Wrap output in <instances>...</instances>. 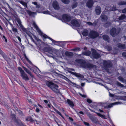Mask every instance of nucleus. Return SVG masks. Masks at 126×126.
<instances>
[{
  "instance_id": "obj_1",
  "label": "nucleus",
  "mask_w": 126,
  "mask_h": 126,
  "mask_svg": "<svg viewBox=\"0 0 126 126\" xmlns=\"http://www.w3.org/2000/svg\"><path fill=\"white\" fill-rule=\"evenodd\" d=\"M76 62L78 63V65L85 68H91L93 67V65L92 64L86 63L84 60H76Z\"/></svg>"
},
{
  "instance_id": "obj_2",
  "label": "nucleus",
  "mask_w": 126,
  "mask_h": 126,
  "mask_svg": "<svg viewBox=\"0 0 126 126\" xmlns=\"http://www.w3.org/2000/svg\"><path fill=\"white\" fill-rule=\"evenodd\" d=\"M32 24L33 26H34V28L36 29L37 31L38 32L39 34L40 35H41L44 38H48L49 40H51L52 42L54 43H55L57 42V41H55L46 35L44 34L41 31L40 29H39L38 27V26L34 22H33Z\"/></svg>"
},
{
  "instance_id": "obj_3",
  "label": "nucleus",
  "mask_w": 126,
  "mask_h": 126,
  "mask_svg": "<svg viewBox=\"0 0 126 126\" xmlns=\"http://www.w3.org/2000/svg\"><path fill=\"white\" fill-rule=\"evenodd\" d=\"M46 84L54 92L57 93L58 92V86L56 84L48 81H46Z\"/></svg>"
},
{
  "instance_id": "obj_4",
  "label": "nucleus",
  "mask_w": 126,
  "mask_h": 126,
  "mask_svg": "<svg viewBox=\"0 0 126 126\" xmlns=\"http://www.w3.org/2000/svg\"><path fill=\"white\" fill-rule=\"evenodd\" d=\"M54 17H55L63 21H69L71 19L70 17L67 15H64L62 16H60L55 15L54 16H53Z\"/></svg>"
},
{
  "instance_id": "obj_5",
  "label": "nucleus",
  "mask_w": 126,
  "mask_h": 126,
  "mask_svg": "<svg viewBox=\"0 0 126 126\" xmlns=\"http://www.w3.org/2000/svg\"><path fill=\"white\" fill-rule=\"evenodd\" d=\"M53 52L57 56L63 58V53L60 50H59L53 49Z\"/></svg>"
},
{
  "instance_id": "obj_6",
  "label": "nucleus",
  "mask_w": 126,
  "mask_h": 126,
  "mask_svg": "<svg viewBox=\"0 0 126 126\" xmlns=\"http://www.w3.org/2000/svg\"><path fill=\"white\" fill-rule=\"evenodd\" d=\"M91 50L92 52V56L94 58L97 59L100 57V55L96 52L95 50L93 49H91Z\"/></svg>"
},
{
  "instance_id": "obj_7",
  "label": "nucleus",
  "mask_w": 126,
  "mask_h": 126,
  "mask_svg": "<svg viewBox=\"0 0 126 126\" xmlns=\"http://www.w3.org/2000/svg\"><path fill=\"white\" fill-rule=\"evenodd\" d=\"M98 35V33L94 31H91L89 35V36L91 38H96Z\"/></svg>"
},
{
  "instance_id": "obj_8",
  "label": "nucleus",
  "mask_w": 126,
  "mask_h": 126,
  "mask_svg": "<svg viewBox=\"0 0 126 126\" xmlns=\"http://www.w3.org/2000/svg\"><path fill=\"white\" fill-rule=\"evenodd\" d=\"M69 72L72 75L75 76L78 78H81L82 79L84 78V77L83 76L80 74L76 72H74L69 70Z\"/></svg>"
},
{
  "instance_id": "obj_9",
  "label": "nucleus",
  "mask_w": 126,
  "mask_h": 126,
  "mask_svg": "<svg viewBox=\"0 0 126 126\" xmlns=\"http://www.w3.org/2000/svg\"><path fill=\"white\" fill-rule=\"evenodd\" d=\"M71 23L73 26L79 27V24L78 21L75 19H73L71 20Z\"/></svg>"
},
{
  "instance_id": "obj_10",
  "label": "nucleus",
  "mask_w": 126,
  "mask_h": 126,
  "mask_svg": "<svg viewBox=\"0 0 126 126\" xmlns=\"http://www.w3.org/2000/svg\"><path fill=\"white\" fill-rule=\"evenodd\" d=\"M53 8L56 10H58L59 9V6L58 4L56 1H54L52 4Z\"/></svg>"
},
{
  "instance_id": "obj_11",
  "label": "nucleus",
  "mask_w": 126,
  "mask_h": 126,
  "mask_svg": "<svg viewBox=\"0 0 126 126\" xmlns=\"http://www.w3.org/2000/svg\"><path fill=\"white\" fill-rule=\"evenodd\" d=\"M17 21L18 23L19 26L21 28V29L24 32H26V30L24 27L22 25L21 23L20 20L19 19H18L17 20Z\"/></svg>"
},
{
  "instance_id": "obj_12",
  "label": "nucleus",
  "mask_w": 126,
  "mask_h": 126,
  "mask_svg": "<svg viewBox=\"0 0 126 126\" xmlns=\"http://www.w3.org/2000/svg\"><path fill=\"white\" fill-rule=\"evenodd\" d=\"M110 33L111 35L113 37H114L116 34V29L114 28H113L110 31Z\"/></svg>"
},
{
  "instance_id": "obj_13",
  "label": "nucleus",
  "mask_w": 126,
  "mask_h": 126,
  "mask_svg": "<svg viewBox=\"0 0 126 126\" xmlns=\"http://www.w3.org/2000/svg\"><path fill=\"white\" fill-rule=\"evenodd\" d=\"M93 3L94 2L92 0H90L87 2L86 5L88 8H90L92 6Z\"/></svg>"
},
{
  "instance_id": "obj_14",
  "label": "nucleus",
  "mask_w": 126,
  "mask_h": 126,
  "mask_svg": "<svg viewBox=\"0 0 126 126\" xmlns=\"http://www.w3.org/2000/svg\"><path fill=\"white\" fill-rule=\"evenodd\" d=\"M21 76L22 78L26 80H28L29 79L27 75L24 72L21 74Z\"/></svg>"
},
{
  "instance_id": "obj_15",
  "label": "nucleus",
  "mask_w": 126,
  "mask_h": 126,
  "mask_svg": "<svg viewBox=\"0 0 126 126\" xmlns=\"http://www.w3.org/2000/svg\"><path fill=\"white\" fill-rule=\"evenodd\" d=\"M121 104V103L119 102H117L115 103H114L110 104L108 106L107 108H109L112 107L113 106L115 105H118Z\"/></svg>"
},
{
  "instance_id": "obj_16",
  "label": "nucleus",
  "mask_w": 126,
  "mask_h": 126,
  "mask_svg": "<svg viewBox=\"0 0 126 126\" xmlns=\"http://www.w3.org/2000/svg\"><path fill=\"white\" fill-rule=\"evenodd\" d=\"M26 121H30L31 122L34 121L35 123H36L37 124H39V123L38 122H37V121L36 120H33L32 119L31 117H28L26 118Z\"/></svg>"
},
{
  "instance_id": "obj_17",
  "label": "nucleus",
  "mask_w": 126,
  "mask_h": 126,
  "mask_svg": "<svg viewBox=\"0 0 126 126\" xmlns=\"http://www.w3.org/2000/svg\"><path fill=\"white\" fill-rule=\"evenodd\" d=\"M33 69H32L31 70H33V72H34L36 74H37L36 70L37 71V72L38 73H41V72L39 70V69L36 66L34 67Z\"/></svg>"
},
{
  "instance_id": "obj_18",
  "label": "nucleus",
  "mask_w": 126,
  "mask_h": 126,
  "mask_svg": "<svg viewBox=\"0 0 126 126\" xmlns=\"http://www.w3.org/2000/svg\"><path fill=\"white\" fill-rule=\"evenodd\" d=\"M67 102L70 107L72 108H73L74 106V105L73 102L68 99L67 100Z\"/></svg>"
},
{
  "instance_id": "obj_19",
  "label": "nucleus",
  "mask_w": 126,
  "mask_h": 126,
  "mask_svg": "<svg viewBox=\"0 0 126 126\" xmlns=\"http://www.w3.org/2000/svg\"><path fill=\"white\" fill-rule=\"evenodd\" d=\"M95 11L97 15H99L101 12L100 8L99 7H96L95 9Z\"/></svg>"
},
{
  "instance_id": "obj_20",
  "label": "nucleus",
  "mask_w": 126,
  "mask_h": 126,
  "mask_svg": "<svg viewBox=\"0 0 126 126\" xmlns=\"http://www.w3.org/2000/svg\"><path fill=\"white\" fill-rule=\"evenodd\" d=\"M27 13L30 16H34L36 15V13L30 11L28 10H27Z\"/></svg>"
},
{
  "instance_id": "obj_21",
  "label": "nucleus",
  "mask_w": 126,
  "mask_h": 126,
  "mask_svg": "<svg viewBox=\"0 0 126 126\" xmlns=\"http://www.w3.org/2000/svg\"><path fill=\"white\" fill-rule=\"evenodd\" d=\"M101 18L102 19V21H105L107 19V17L106 15H104L103 13L102 14Z\"/></svg>"
},
{
  "instance_id": "obj_22",
  "label": "nucleus",
  "mask_w": 126,
  "mask_h": 126,
  "mask_svg": "<svg viewBox=\"0 0 126 126\" xmlns=\"http://www.w3.org/2000/svg\"><path fill=\"white\" fill-rule=\"evenodd\" d=\"M117 46L120 48L124 49L125 48V44L119 43L117 45Z\"/></svg>"
},
{
  "instance_id": "obj_23",
  "label": "nucleus",
  "mask_w": 126,
  "mask_h": 126,
  "mask_svg": "<svg viewBox=\"0 0 126 126\" xmlns=\"http://www.w3.org/2000/svg\"><path fill=\"white\" fill-rule=\"evenodd\" d=\"M82 35L84 36H86L88 35V30L86 29H85L82 33Z\"/></svg>"
},
{
  "instance_id": "obj_24",
  "label": "nucleus",
  "mask_w": 126,
  "mask_h": 126,
  "mask_svg": "<svg viewBox=\"0 0 126 126\" xmlns=\"http://www.w3.org/2000/svg\"><path fill=\"white\" fill-rule=\"evenodd\" d=\"M103 38L105 40L108 42L109 41V38L107 35H104L103 36Z\"/></svg>"
},
{
  "instance_id": "obj_25",
  "label": "nucleus",
  "mask_w": 126,
  "mask_h": 126,
  "mask_svg": "<svg viewBox=\"0 0 126 126\" xmlns=\"http://www.w3.org/2000/svg\"><path fill=\"white\" fill-rule=\"evenodd\" d=\"M15 124L17 126H21V122L20 121H17L16 120H15Z\"/></svg>"
},
{
  "instance_id": "obj_26",
  "label": "nucleus",
  "mask_w": 126,
  "mask_h": 126,
  "mask_svg": "<svg viewBox=\"0 0 126 126\" xmlns=\"http://www.w3.org/2000/svg\"><path fill=\"white\" fill-rule=\"evenodd\" d=\"M24 70L26 72L29 74L32 77H33V75L25 67H24Z\"/></svg>"
},
{
  "instance_id": "obj_27",
  "label": "nucleus",
  "mask_w": 126,
  "mask_h": 126,
  "mask_svg": "<svg viewBox=\"0 0 126 126\" xmlns=\"http://www.w3.org/2000/svg\"><path fill=\"white\" fill-rule=\"evenodd\" d=\"M91 54V52L90 51H87L83 52V55L87 56H89Z\"/></svg>"
},
{
  "instance_id": "obj_28",
  "label": "nucleus",
  "mask_w": 126,
  "mask_h": 126,
  "mask_svg": "<svg viewBox=\"0 0 126 126\" xmlns=\"http://www.w3.org/2000/svg\"><path fill=\"white\" fill-rule=\"evenodd\" d=\"M65 54L68 56H72L73 55V53L72 52H65Z\"/></svg>"
},
{
  "instance_id": "obj_29",
  "label": "nucleus",
  "mask_w": 126,
  "mask_h": 126,
  "mask_svg": "<svg viewBox=\"0 0 126 126\" xmlns=\"http://www.w3.org/2000/svg\"><path fill=\"white\" fill-rule=\"evenodd\" d=\"M107 9L108 11H113L115 10H116V8L115 7H113L110 8L109 7H108L107 8Z\"/></svg>"
},
{
  "instance_id": "obj_30",
  "label": "nucleus",
  "mask_w": 126,
  "mask_h": 126,
  "mask_svg": "<svg viewBox=\"0 0 126 126\" xmlns=\"http://www.w3.org/2000/svg\"><path fill=\"white\" fill-rule=\"evenodd\" d=\"M62 1L63 3L65 4H68L69 2V0H61Z\"/></svg>"
},
{
  "instance_id": "obj_31",
  "label": "nucleus",
  "mask_w": 126,
  "mask_h": 126,
  "mask_svg": "<svg viewBox=\"0 0 126 126\" xmlns=\"http://www.w3.org/2000/svg\"><path fill=\"white\" fill-rule=\"evenodd\" d=\"M126 17L124 15H122L119 18V20H122L124 19Z\"/></svg>"
},
{
  "instance_id": "obj_32",
  "label": "nucleus",
  "mask_w": 126,
  "mask_h": 126,
  "mask_svg": "<svg viewBox=\"0 0 126 126\" xmlns=\"http://www.w3.org/2000/svg\"><path fill=\"white\" fill-rule=\"evenodd\" d=\"M110 63V61H104V64L105 65H106L107 66H109V65L108 64V63Z\"/></svg>"
},
{
  "instance_id": "obj_33",
  "label": "nucleus",
  "mask_w": 126,
  "mask_h": 126,
  "mask_svg": "<svg viewBox=\"0 0 126 126\" xmlns=\"http://www.w3.org/2000/svg\"><path fill=\"white\" fill-rule=\"evenodd\" d=\"M54 110L59 115H60L63 118V117L61 114V113L58 110L56 109L55 108H54Z\"/></svg>"
},
{
  "instance_id": "obj_34",
  "label": "nucleus",
  "mask_w": 126,
  "mask_h": 126,
  "mask_svg": "<svg viewBox=\"0 0 126 126\" xmlns=\"http://www.w3.org/2000/svg\"><path fill=\"white\" fill-rule=\"evenodd\" d=\"M18 69L20 71V72L21 74L24 72V71L22 69V68L20 67H18Z\"/></svg>"
},
{
  "instance_id": "obj_35",
  "label": "nucleus",
  "mask_w": 126,
  "mask_h": 126,
  "mask_svg": "<svg viewBox=\"0 0 126 126\" xmlns=\"http://www.w3.org/2000/svg\"><path fill=\"white\" fill-rule=\"evenodd\" d=\"M24 56L25 58L30 63H31V62L29 60L28 58L27 57L26 55L25 54H24Z\"/></svg>"
},
{
  "instance_id": "obj_36",
  "label": "nucleus",
  "mask_w": 126,
  "mask_h": 126,
  "mask_svg": "<svg viewBox=\"0 0 126 126\" xmlns=\"http://www.w3.org/2000/svg\"><path fill=\"white\" fill-rule=\"evenodd\" d=\"M42 13L45 14H50V12L48 11H43Z\"/></svg>"
},
{
  "instance_id": "obj_37",
  "label": "nucleus",
  "mask_w": 126,
  "mask_h": 126,
  "mask_svg": "<svg viewBox=\"0 0 126 126\" xmlns=\"http://www.w3.org/2000/svg\"><path fill=\"white\" fill-rule=\"evenodd\" d=\"M97 114L98 116L101 117L102 118H105V116L104 115H102L101 114L99 113H97Z\"/></svg>"
},
{
  "instance_id": "obj_38",
  "label": "nucleus",
  "mask_w": 126,
  "mask_h": 126,
  "mask_svg": "<svg viewBox=\"0 0 126 126\" xmlns=\"http://www.w3.org/2000/svg\"><path fill=\"white\" fill-rule=\"evenodd\" d=\"M80 49L79 48L77 47L73 49V50L76 51H79L80 50Z\"/></svg>"
},
{
  "instance_id": "obj_39",
  "label": "nucleus",
  "mask_w": 126,
  "mask_h": 126,
  "mask_svg": "<svg viewBox=\"0 0 126 126\" xmlns=\"http://www.w3.org/2000/svg\"><path fill=\"white\" fill-rule=\"evenodd\" d=\"M77 6V3H75L73 4L72 5V8H75Z\"/></svg>"
},
{
  "instance_id": "obj_40",
  "label": "nucleus",
  "mask_w": 126,
  "mask_h": 126,
  "mask_svg": "<svg viewBox=\"0 0 126 126\" xmlns=\"http://www.w3.org/2000/svg\"><path fill=\"white\" fill-rule=\"evenodd\" d=\"M32 3L33 4H34L35 5L37 6V7H36L37 8H38L39 7V6L38 5H37V3L36 2H32Z\"/></svg>"
},
{
  "instance_id": "obj_41",
  "label": "nucleus",
  "mask_w": 126,
  "mask_h": 126,
  "mask_svg": "<svg viewBox=\"0 0 126 126\" xmlns=\"http://www.w3.org/2000/svg\"><path fill=\"white\" fill-rule=\"evenodd\" d=\"M106 104V103H102L101 102L99 103L100 104L101 106H104V107H105V105Z\"/></svg>"
},
{
  "instance_id": "obj_42",
  "label": "nucleus",
  "mask_w": 126,
  "mask_h": 126,
  "mask_svg": "<svg viewBox=\"0 0 126 126\" xmlns=\"http://www.w3.org/2000/svg\"><path fill=\"white\" fill-rule=\"evenodd\" d=\"M3 40H4L6 42H7V40L6 37H5L3 35Z\"/></svg>"
},
{
  "instance_id": "obj_43",
  "label": "nucleus",
  "mask_w": 126,
  "mask_h": 126,
  "mask_svg": "<svg viewBox=\"0 0 126 126\" xmlns=\"http://www.w3.org/2000/svg\"><path fill=\"white\" fill-rule=\"evenodd\" d=\"M87 102L89 103H91L92 102V101L90 99H87Z\"/></svg>"
},
{
  "instance_id": "obj_44",
  "label": "nucleus",
  "mask_w": 126,
  "mask_h": 126,
  "mask_svg": "<svg viewBox=\"0 0 126 126\" xmlns=\"http://www.w3.org/2000/svg\"><path fill=\"white\" fill-rule=\"evenodd\" d=\"M47 105L48 106L49 108H53L54 109V108L53 107V106L51 105L50 104H47Z\"/></svg>"
},
{
  "instance_id": "obj_45",
  "label": "nucleus",
  "mask_w": 126,
  "mask_h": 126,
  "mask_svg": "<svg viewBox=\"0 0 126 126\" xmlns=\"http://www.w3.org/2000/svg\"><path fill=\"white\" fill-rule=\"evenodd\" d=\"M21 3L25 6H27L26 3L23 1H21Z\"/></svg>"
},
{
  "instance_id": "obj_46",
  "label": "nucleus",
  "mask_w": 126,
  "mask_h": 126,
  "mask_svg": "<svg viewBox=\"0 0 126 126\" xmlns=\"http://www.w3.org/2000/svg\"><path fill=\"white\" fill-rule=\"evenodd\" d=\"M123 97L121 96H118L116 98L117 99H123Z\"/></svg>"
},
{
  "instance_id": "obj_47",
  "label": "nucleus",
  "mask_w": 126,
  "mask_h": 126,
  "mask_svg": "<svg viewBox=\"0 0 126 126\" xmlns=\"http://www.w3.org/2000/svg\"><path fill=\"white\" fill-rule=\"evenodd\" d=\"M122 55L123 57H126V52H123L122 54Z\"/></svg>"
},
{
  "instance_id": "obj_48",
  "label": "nucleus",
  "mask_w": 126,
  "mask_h": 126,
  "mask_svg": "<svg viewBox=\"0 0 126 126\" xmlns=\"http://www.w3.org/2000/svg\"><path fill=\"white\" fill-rule=\"evenodd\" d=\"M87 23L89 25H94L92 23L90 22H87Z\"/></svg>"
},
{
  "instance_id": "obj_49",
  "label": "nucleus",
  "mask_w": 126,
  "mask_h": 126,
  "mask_svg": "<svg viewBox=\"0 0 126 126\" xmlns=\"http://www.w3.org/2000/svg\"><path fill=\"white\" fill-rule=\"evenodd\" d=\"M16 37L17 38L18 40L20 42H21V39L20 38V37L19 36H17Z\"/></svg>"
},
{
  "instance_id": "obj_50",
  "label": "nucleus",
  "mask_w": 126,
  "mask_h": 126,
  "mask_svg": "<svg viewBox=\"0 0 126 126\" xmlns=\"http://www.w3.org/2000/svg\"><path fill=\"white\" fill-rule=\"evenodd\" d=\"M110 25V24L109 23H106L104 25V26L105 27H107V26H108L109 25Z\"/></svg>"
},
{
  "instance_id": "obj_51",
  "label": "nucleus",
  "mask_w": 126,
  "mask_h": 126,
  "mask_svg": "<svg viewBox=\"0 0 126 126\" xmlns=\"http://www.w3.org/2000/svg\"><path fill=\"white\" fill-rule=\"evenodd\" d=\"M13 31L14 32H17V29L16 28H14L13 29Z\"/></svg>"
},
{
  "instance_id": "obj_52",
  "label": "nucleus",
  "mask_w": 126,
  "mask_h": 126,
  "mask_svg": "<svg viewBox=\"0 0 126 126\" xmlns=\"http://www.w3.org/2000/svg\"><path fill=\"white\" fill-rule=\"evenodd\" d=\"M122 12L123 13H125L126 12V8L125 9L122 10Z\"/></svg>"
},
{
  "instance_id": "obj_53",
  "label": "nucleus",
  "mask_w": 126,
  "mask_h": 126,
  "mask_svg": "<svg viewBox=\"0 0 126 126\" xmlns=\"http://www.w3.org/2000/svg\"><path fill=\"white\" fill-rule=\"evenodd\" d=\"M84 124L85 125H86V126H89V124L87 123H86V122H84Z\"/></svg>"
},
{
  "instance_id": "obj_54",
  "label": "nucleus",
  "mask_w": 126,
  "mask_h": 126,
  "mask_svg": "<svg viewBox=\"0 0 126 126\" xmlns=\"http://www.w3.org/2000/svg\"><path fill=\"white\" fill-rule=\"evenodd\" d=\"M77 113L78 114L79 113H80V114H84V113L83 112H82V111H80V112H77Z\"/></svg>"
},
{
  "instance_id": "obj_55",
  "label": "nucleus",
  "mask_w": 126,
  "mask_h": 126,
  "mask_svg": "<svg viewBox=\"0 0 126 126\" xmlns=\"http://www.w3.org/2000/svg\"><path fill=\"white\" fill-rule=\"evenodd\" d=\"M79 94L80 95H81L82 97H86V96L85 95H82L80 94Z\"/></svg>"
},
{
  "instance_id": "obj_56",
  "label": "nucleus",
  "mask_w": 126,
  "mask_h": 126,
  "mask_svg": "<svg viewBox=\"0 0 126 126\" xmlns=\"http://www.w3.org/2000/svg\"><path fill=\"white\" fill-rule=\"evenodd\" d=\"M69 119L71 121H73V119L71 117H69Z\"/></svg>"
},
{
  "instance_id": "obj_57",
  "label": "nucleus",
  "mask_w": 126,
  "mask_h": 126,
  "mask_svg": "<svg viewBox=\"0 0 126 126\" xmlns=\"http://www.w3.org/2000/svg\"><path fill=\"white\" fill-rule=\"evenodd\" d=\"M118 85H119V86H121V87H123V85L122 84H121L120 83H118Z\"/></svg>"
},
{
  "instance_id": "obj_58",
  "label": "nucleus",
  "mask_w": 126,
  "mask_h": 126,
  "mask_svg": "<svg viewBox=\"0 0 126 126\" xmlns=\"http://www.w3.org/2000/svg\"><path fill=\"white\" fill-rule=\"evenodd\" d=\"M36 112H39L40 111V110H39V109L37 108H36Z\"/></svg>"
},
{
  "instance_id": "obj_59",
  "label": "nucleus",
  "mask_w": 126,
  "mask_h": 126,
  "mask_svg": "<svg viewBox=\"0 0 126 126\" xmlns=\"http://www.w3.org/2000/svg\"><path fill=\"white\" fill-rule=\"evenodd\" d=\"M44 101L47 104L48 103V101L46 100H44Z\"/></svg>"
},
{
  "instance_id": "obj_60",
  "label": "nucleus",
  "mask_w": 126,
  "mask_h": 126,
  "mask_svg": "<svg viewBox=\"0 0 126 126\" xmlns=\"http://www.w3.org/2000/svg\"><path fill=\"white\" fill-rule=\"evenodd\" d=\"M119 79L120 80H121V81H122L123 80V79L122 78L120 77H119Z\"/></svg>"
},
{
  "instance_id": "obj_61",
  "label": "nucleus",
  "mask_w": 126,
  "mask_h": 126,
  "mask_svg": "<svg viewBox=\"0 0 126 126\" xmlns=\"http://www.w3.org/2000/svg\"><path fill=\"white\" fill-rule=\"evenodd\" d=\"M85 83H81V85L82 86H84L85 85Z\"/></svg>"
},
{
  "instance_id": "obj_62",
  "label": "nucleus",
  "mask_w": 126,
  "mask_h": 126,
  "mask_svg": "<svg viewBox=\"0 0 126 126\" xmlns=\"http://www.w3.org/2000/svg\"><path fill=\"white\" fill-rule=\"evenodd\" d=\"M125 4V3H123V2H122L121 3H119V5H123V4Z\"/></svg>"
},
{
  "instance_id": "obj_63",
  "label": "nucleus",
  "mask_w": 126,
  "mask_h": 126,
  "mask_svg": "<svg viewBox=\"0 0 126 126\" xmlns=\"http://www.w3.org/2000/svg\"><path fill=\"white\" fill-rule=\"evenodd\" d=\"M109 95L110 96H111V97L113 96V95L112 94L110 93V94H109Z\"/></svg>"
},
{
  "instance_id": "obj_64",
  "label": "nucleus",
  "mask_w": 126,
  "mask_h": 126,
  "mask_svg": "<svg viewBox=\"0 0 126 126\" xmlns=\"http://www.w3.org/2000/svg\"><path fill=\"white\" fill-rule=\"evenodd\" d=\"M95 118H94L93 117H92V118H91V120H92L93 121H94V119Z\"/></svg>"
}]
</instances>
